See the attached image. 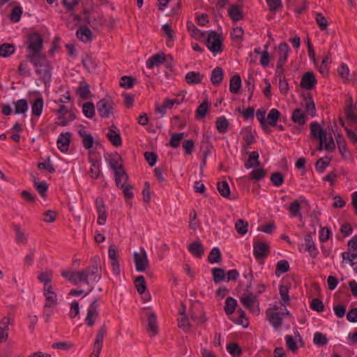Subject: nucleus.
Wrapping results in <instances>:
<instances>
[{"mask_svg":"<svg viewBox=\"0 0 357 357\" xmlns=\"http://www.w3.org/2000/svg\"><path fill=\"white\" fill-rule=\"evenodd\" d=\"M345 118L350 125H357V107L354 104L352 97H349L345 101L344 109Z\"/></svg>","mask_w":357,"mask_h":357,"instance_id":"39448f33","label":"nucleus"},{"mask_svg":"<svg viewBox=\"0 0 357 357\" xmlns=\"http://www.w3.org/2000/svg\"><path fill=\"white\" fill-rule=\"evenodd\" d=\"M26 58L35 68L42 67L43 65L50 64L45 55L42 54L41 53L26 55Z\"/></svg>","mask_w":357,"mask_h":357,"instance_id":"2eb2a0df","label":"nucleus"},{"mask_svg":"<svg viewBox=\"0 0 357 357\" xmlns=\"http://www.w3.org/2000/svg\"><path fill=\"white\" fill-rule=\"evenodd\" d=\"M208 49L214 54L222 52V40L220 36L215 31H211L208 33L206 41Z\"/></svg>","mask_w":357,"mask_h":357,"instance_id":"20e7f679","label":"nucleus"},{"mask_svg":"<svg viewBox=\"0 0 357 357\" xmlns=\"http://www.w3.org/2000/svg\"><path fill=\"white\" fill-rule=\"evenodd\" d=\"M237 306V301L234 298L229 296L226 298L224 310L227 315H230L235 311Z\"/></svg>","mask_w":357,"mask_h":357,"instance_id":"a18cd8bd","label":"nucleus"},{"mask_svg":"<svg viewBox=\"0 0 357 357\" xmlns=\"http://www.w3.org/2000/svg\"><path fill=\"white\" fill-rule=\"evenodd\" d=\"M114 173L115 182L117 187L121 186L122 184H126L128 182L129 176L123 168L121 170L116 171Z\"/></svg>","mask_w":357,"mask_h":357,"instance_id":"e433bc0d","label":"nucleus"},{"mask_svg":"<svg viewBox=\"0 0 357 357\" xmlns=\"http://www.w3.org/2000/svg\"><path fill=\"white\" fill-rule=\"evenodd\" d=\"M253 254L257 259L266 257L269 253V245L264 242L254 243Z\"/></svg>","mask_w":357,"mask_h":357,"instance_id":"f8f14e48","label":"nucleus"},{"mask_svg":"<svg viewBox=\"0 0 357 357\" xmlns=\"http://www.w3.org/2000/svg\"><path fill=\"white\" fill-rule=\"evenodd\" d=\"M51 67L50 64L43 65L42 67L36 68V73L44 82L50 81L51 79Z\"/></svg>","mask_w":357,"mask_h":357,"instance_id":"7c9ffc66","label":"nucleus"},{"mask_svg":"<svg viewBox=\"0 0 357 357\" xmlns=\"http://www.w3.org/2000/svg\"><path fill=\"white\" fill-rule=\"evenodd\" d=\"M291 51L289 45L285 43H281L278 46L279 57L276 67L277 73L279 70L283 71V66L286 63L287 58L289 56V52Z\"/></svg>","mask_w":357,"mask_h":357,"instance_id":"6e6552de","label":"nucleus"},{"mask_svg":"<svg viewBox=\"0 0 357 357\" xmlns=\"http://www.w3.org/2000/svg\"><path fill=\"white\" fill-rule=\"evenodd\" d=\"M27 43L28 53L26 55L41 53L43 45V38L40 33L33 32L29 34Z\"/></svg>","mask_w":357,"mask_h":357,"instance_id":"7ed1b4c3","label":"nucleus"},{"mask_svg":"<svg viewBox=\"0 0 357 357\" xmlns=\"http://www.w3.org/2000/svg\"><path fill=\"white\" fill-rule=\"evenodd\" d=\"M148 328L147 330L152 333V336H155L158 333L157 317L154 312H151L147 317Z\"/></svg>","mask_w":357,"mask_h":357,"instance_id":"72a5a7b5","label":"nucleus"},{"mask_svg":"<svg viewBox=\"0 0 357 357\" xmlns=\"http://www.w3.org/2000/svg\"><path fill=\"white\" fill-rule=\"evenodd\" d=\"M242 304L248 310L255 312V310L253 308L255 303L257 301V296H254L252 293L243 296L240 299Z\"/></svg>","mask_w":357,"mask_h":357,"instance_id":"473e14b6","label":"nucleus"},{"mask_svg":"<svg viewBox=\"0 0 357 357\" xmlns=\"http://www.w3.org/2000/svg\"><path fill=\"white\" fill-rule=\"evenodd\" d=\"M165 60V56L163 53H158L154 55H153L151 57H150L146 61V67L149 69H152L155 66H158L160 64H162L164 63Z\"/></svg>","mask_w":357,"mask_h":357,"instance_id":"b1692460","label":"nucleus"},{"mask_svg":"<svg viewBox=\"0 0 357 357\" xmlns=\"http://www.w3.org/2000/svg\"><path fill=\"white\" fill-rule=\"evenodd\" d=\"M280 112L277 109H271L268 114L266 122L271 127L277 126V122L280 118Z\"/></svg>","mask_w":357,"mask_h":357,"instance_id":"a19ab883","label":"nucleus"},{"mask_svg":"<svg viewBox=\"0 0 357 357\" xmlns=\"http://www.w3.org/2000/svg\"><path fill=\"white\" fill-rule=\"evenodd\" d=\"M116 130L117 128L115 126H110L106 136L114 146L119 147L122 144V139L120 133Z\"/></svg>","mask_w":357,"mask_h":357,"instance_id":"ddd939ff","label":"nucleus"},{"mask_svg":"<svg viewBox=\"0 0 357 357\" xmlns=\"http://www.w3.org/2000/svg\"><path fill=\"white\" fill-rule=\"evenodd\" d=\"M15 52V46L9 43H3L0 45V56L8 57Z\"/></svg>","mask_w":357,"mask_h":357,"instance_id":"de8ad7c7","label":"nucleus"},{"mask_svg":"<svg viewBox=\"0 0 357 357\" xmlns=\"http://www.w3.org/2000/svg\"><path fill=\"white\" fill-rule=\"evenodd\" d=\"M289 270V264L286 259L279 261L276 264L275 275L280 277L282 274L288 272Z\"/></svg>","mask_w":357,"mask_h":357,"instance_id":"c03bdc74","label":"nucleus"},{"mask_svg":"<svg viewBox=\"0 0 357 357\" xmlns=\"http://www.w3.org/2000/svg\"><path fill=\"white\" fill-rule=\"evenodd\" d=\"M308 118L304 112L301 108L295 109L291 115V120L295 123H298L300 126H303L306 123Z\"/></svg>","mask_w":357,"mask_h":357,"instance_id":"aec40b11","label":"nucleus"},{"mask_svg":"<svg viewBox=\"0 0 357 357\" xmlns=\"http://www.w3.org/2000/svg\"><path fill=\"white\" fill-rule=\"evenodd\" d=\"M96 206L98 212V220L97 222L100 225H103L105 224L107 220V211L106 207L104 204V201L102 198L98 197L96 199Z\"/></svg>","mask_w":357,"mask_h":357,"instance_id":"9b49d317","label":"nucleus"},{"mask_svg":"<svg viewBox=\"0 0 357 357\" xmlns=\"http://www.w3.org/2000/svg\"><path fill=\"white\" fill-rule=\"evenodd\" d=\"M317 82L314 73L306 72L302 76L300 86L303 89L312 90L315 87Z\"/></svg>","mask_w":357,"mask_h":357,"instance_id":"9d476101","label":"nucleus"},{"mask_svg":"<svg viewBox=\"0 0 357 357\" xmlns=\"http://www.w3.org/2000/svg\"><path fill=\"white\" fill-rule=\"evenodd\" d=\"M271 181L273 185L281 186L284 183V176L282 173L276 172L271 174Z\"/></svg>","mask_w":357,"mask_h":357,"instance_id":"774afa93","label":"nucleus"},{"mask_svg":"<svg viewBox=\"0 0 357 357\" xmlns=\"http://www.w3.org/2000/svg\"><path fill=\"white\" fill-rule=\"evenodd\" d=\"M44 106V100L42 97L37 98L31 104L32 114L40 116L43 112Z\"/></svg>","mask_w":357,"mask_h":357,"instance_id":"f704fd0d","label":"nucleus"},{"mask_svg":"<svg viewBox=\"0 0 357 357\" xmlns=\"http://www.w3.org/2000/svg\"><path fill=\"white\" fill-rule=\"evenodd\" d=\"M218 190L223 197L227 198L230 195V188L227 181H219L217 184Z\"/></svg>","mask_w":357,"mask_h":357,"instance_id":"8fccbe9b","label":"nucleus"},{"mask_svg":"<svg viewBox=\"0 0 357 357\" xmlns=\"http://www.w3.org/2000/svg\"><path fill=\"white\" fill-rule=\"evenodd\" d=\"M45 307H55L57 305V295L54 291L44 295Z\"/></svg>","mask_w":357,"mask_h":357,"instance_id":"bf43d9fd","label":"nucleus"},{"mask_svg":"<svg viewBox=\"0 0 357 357\" xmlns=\"http://www.w3.org/2000/svg\"><path fill=\"white\" fill-rule=\"evenodd\" d=\"M212 275L213 282L215 284H218L225 279V271L222 268H212Z\"/></svg>","mask_w":357,"mask_h":357,"instance_id":"603ef678","label":"nucleus"},{"mask_svg":"<svg viewBox=\"0 0 357 357\" xmlns=\"http://www.w3.org/2000/svg\"><path fill=\"white\" fill-rule=\"evenodd\" d=\"M106 160L107 161L110 169L114 172L123 168L122 158L118 153L111 155L110 158L106 159Z\"/></svg>","mask_w":357,"mask_h":357,"instance_id":"6ab92c4d","label":"nucleus"},{"mask_svg":"<svg viewBox=\"0 0 357 357\" xmlns=\"http://www.w3.org/2000/svg\"><path fill=\"white\" fill-rule=\"evenodd\" d=\"M82 112L84 116L89 119H91L95 115V107L93 102H86L82 106Z\"/></svg>","mask_w":357,"mask_h":357,"instance_id":"09e8293b","label":"nucleus"},{"mask_svg":"<svg viewBox=\"0 0 357 357\" xmlns=\"http://www.w3.org/2000/svg\"><path fill=\"white\" fill-rule=\"evenodd\" d=\"M266 170L263 167L254 169L249 174L248 177L250 180L259 181L262 180L266 176Z\"/></svg>","mask_w":357,"mask_h":357,"instance_id":"4c0bfd02","label":"nucleus"},{"mask_svg":"<svg viewBox=\"0 0 357 357\" xmlns=\"http://www.w3.org/2000/svg\"><path fill=\"white\" fill-rule=\"evenodd\" d=\"M223 69L221 67L215 68L211 73V82L215 86H219L223 79Z\"/></svg>","mask_w":357,"mask_h":357,"instance_id":"c85d7f7f","label":"nucleus"},{"mask_svg":"<svg viewBox=\"0 0 357 357\" xmlns=\"http://www.w3.org/2000/svg\"><path fill=\"white\" fill-rule=\"evenodd\" d=\"M241 86V78L238 75H234L230 79L229 91L232 93H237Z\"/></svg>","mask_w":357,"mask_h":357,"instance_id":"58836bf2","label":"nucleus"},{"mask_svg":"<svg viewBox=\"0 0 357 357\" xmlns=\"http://www.w3.org/2000/svg\"><path fill=\"white\" fill-rule=\"evenodd\" d=\"M56 114H57V119L59 121L57 124L59 126H66L76 119L74 109H68L63 104L59 105Z\"/></svg>","mask_w":357,"mask_h":357,"instance_id":"f03ea898","label":"nucleus"},{"mask_svg":"<svg viewBox=\"0 0 357 357\" xmlns=\"http://www.w3.org/2000/svg\"><path fill=\"white\" fill-rule=\"evenodd\" d=\"M275 75L279 78V90L281 93L283 95L287 94L289 87V83L287 80L286 79L285 77L283 75V71H281V70H279V72L277 73L275 70Z\"/></svg>","mask_w":357,"mask_h":357,"instance_id":"bb28decb","label":"nucleus"},{"mask_svg":"<svg viewBox=\"0 0 357 357\" xmlns=\"http://www.w3.org/2000/svg\"><path fill=\"white\" fill-rule=\"evenodd\" d=\"M221 260V252L220 251V249L218 248H213L208 256V261L211 264L214 263H218Z\"/></svg>","mask_w":357,"mask_h":357,"instance_id":"3c124183","label":"nucleus"},{"mask_svg":"<svg viewBox=\"0 0 357 357\" xmlns=\"http://www.w3.org/2000/svg\"><path fill=\"white\" fill-rule=\"evenodd\" d=\"M342 259L344 261L347 260L349 264L352 266L357 264V252H343L342 253Z\"/></svg>","mask_w":357,"mask_h":357,"instance_id":"6e6d98bb","label":"nucleus"},{"mask_svg":"<svg viewBox=\"0 0 357 357\" xmlns=\"http://www.w3.org/2000/svg\"><path fill=\"white\" fill-rule=\"evenodd\" d=\"M135 285L139 294H144L146 289L144 277L143 275L137 277L135 280Z\"/></svg>","mask_w":357,"mask_h":357,"instance_id":"4d7b16f0","label":"nucleus"},{"mask_svg":"<svg viewBox=\"0 0 357 357\" xmlns=\"http://www.w3.org/2000/svg\"><path fill=\"white\" fill-rule=\"evenodd\" d=\"M336 142L341 155L343 158H347V148L345 139L341 135H338V137H336Z\"/></svg>","mask_w":357,"mask_h":357,"instance_id":"5fc2aeb1","label":"nucleus"},{"mask_svg":"<svg viewBox=\"0 0 357 357\" xmlns=\"http://www.w3.org/2000/svg\"><path fill=\"white\" fill-rule=\"evenodd\" d=\"M70 140L71 134L70 132L61 133L56 142L59 150L62 153H66L69 149Z\"/></svg>","mask_w":357,"mask_h":357,"instance_id":"4468645a","label":"nucleus"},{"mask_svg":"<svg viewBox=\"0 0 357 357\" xmlns=\"http://www.w3.org/2000/svg\"><path fill=\"white\" fill-rule=\"evenodd\" d=\"M229 125L228 120L224 116L218 117L215 121L216 128L220 133L224 134L227 132Z\"/></svg>","mask_w":357,"mask_h":357,"instance_id":"79ce46f5","label":"nucleus"},{"mask_svg":"<svg viewBox=\"0 0 357 357\" xmlns=\"http://www.w3.org/2000/svg\"><path fill=\"white\" fill-rule=\"evenodd\" d=\"M268 320L271 325L275 329L279 328L282 324V317L279 312H267Z\"/></svg>","mask_w":357,"mask_h":357,"instance_id":"2f4dec72","label":"nucleus"},{"mask_svg":"<svg viewBox=\"0 0 357 357\" xmlns=\"http://www.w3.org/2000/svg\"><path fill=\"white\" fill-rule=\"evenodd\" d=\"M331 159L328 157L320 158L315 163V169L319 173H323L329 165Z\"/></svg>","mask_w":357,"mask_h":357,"instance_id":"49530a36","label":"nucleus"},{"mask_svg":"<svg viewBox=\"0 0 357 357\" xmlns=\"http://www.w3.org/2000/svg\"><path fill=\"white\" fill-rule=\"evenodd\" d=\"M134 262L137 272H143L149 265L147 255L144 249L142 248L141 252L134 253Z\"/></svg>","mask_w":357,"mask_h":357,"instance_id":"1a4fd4ad","label":"nucleus"},{"mask_svg":"<svg viewBox=\"0 0 357 357\" xmlns=\"http://www.w3.org/2000/svg\"><path fill=\"white\" fill-rule=\"evenodd\" d=\"M189 252L195 257L201 258L204 252L202 244L199 241H194L188 246Z\"/></svg>","mask_w":357,"mask_h":357,"instance_id":"cd10ccee","label":"nucleus"},{"mask_svg":"<svg viewBox=\"0 0 357 357\" xmlns=\"http://www.w3.org/2000/svg\"><path fill=\"white\" fill-rule=\"evenodd\" d=\"M135 79L131 76H123L121 79L120 86L125 89H131L133 87Z\"/></svg>","mask_w":357,"mask_h":357,"instance_id":"338daca9","label":"nucleus"},{"mask_svg":"<svg viewBox=\"0 0 357 357\" xmlns=\"http://www.w3.org/2000/svg\"><path fill=\"white\" fill-rule=\"evenodd\" d=\"M204 75L199 72H188L185 77V81L190 85H195L202 82Z\"/></svg>","mask_w":357,"mask_h":357,"instance_id":"a878e982","label":"nucleus"},{"mask_svg":"<svg viewBox=\"0 0 357 357\" xmlns=\"http://www.w3.org/2000/svg\"><path fill=\"white\" fill-rule=\"evenodd\" d=\"M228 15L234 22H238L243 19L241 6L237 4L231 5L228 8Z\"/></svg>","mask_w":357,"mask_h":357,"instance_id":"412c9836","label":"nucleus"},{"mask_svg":"<svg viewBox=\"0 0 357 357\" xmlns=\"http://www.w3.org/2000/svg\"><path fill=\"white\" fill-rule=\"evenodd\" d=\"M77 93L79 97L84 100L88 99L90 94L89 85L86 83L82 84L77 88Z\"/></svg>","mask_w":357,"mask_h":357,"instance_id":"0e129e2a","label":"nucleus"},{"mask_svg":"<svg viewBox=\"0 0 357 357\" xmlns=\"http://www.w3.org/2000/svg\"><path fill=\"white\" fill-rule=\"evenodd\" d=\"M319 144L317 148V149L319 151H321L323 149L324 145V149L328 152L331 153L334 150L335 146L333 139L331 136L329 137V139H328L327 137H326L325 138L322 137V138H319Z\"/></svg>","mask_w":357,"mask_h":357,"instance_id":"c756f323","label":"nucleus"},{"mask_svg":"<svg viewBox=\"0 0 357 357\" xmlns=\"http://www.w3.org/2000/svg\"><path fill=\"white\" fill-rule=\"evenodd\" d=\"M15 114H24L28 110V103L25 99H20L13 102Z\"/></svg>","mask_w":357,"mask_h":357,"instance_id":"37998d69","label":"nucleus"},{"mask_svg":"<svg viewBox=\"0 0 357 357\" xmlns=\"http://www.w3.org/2000/svg\"><path fill=\"white\" fill-rule=\"evenodd\" d=\"M112 101L103 98L96 104L97 111L101 118H109L114 112Z\"/></svg>","mask_w":357,"mask_h":357,"instance_id":"0eeeda50","label":"nucleus"},{"mask_svg":"<svg viewBox=\"0 0 357 357\" xmlns=\"http://www.w3.org/2000/svg\"><path fill=\"white\" fill-rule=\"evenodd\" d=\"M310 135L314 139L325 138L327 137L326 132H324L319 123L315 121L310 124Z\"/></svg>","mask_w":357,"mask_h":357,"instance_id":"393cba45","label":"nucleus"},{"mask_svg":"<svg viewBox=\"0 0 357 357\" xmlns=\"http://www.w3.org/2000/svg\"><path fill=\"white\" fill-rule=\"evenodd\" d=\"M241 133L243 135V142L253 144L256 142L255 137L251 132L250 128H246Z\"/></svg>","mask_w":357,"mask_h":357,"instance_id":"680f3d73","label":"nucleus"},{"mask_svg":"<svg viewBox=\"0 0 357 357\" xmlns=\"http://www.w3.org/2000/svg\"><path fill=\"white\" fill-rule=\"evenodd\" d=\"M313 342L317 346H324L328 344V340L325 335L317 332L314 335Z\"/></svg>","mask_w":357,"mask_h":357,"instance_id":"69168bd1","label":"nucleus"},{"mask_svg":"<svg viewBox=\"0 0 357 357\" xmlns=\"http://www.w3.org/2000/svg\"><path fill=\"white\" fill-rule=\"evenodd\" d=\"M101 260L98 256H94L91 259L90 264L86 268L80 271L71 273L69 281L73 284L84 282L91 285L90 289L86 295H88L93 289V284L97 283L101 279Z\"/></svg>","mask_w":357,"mask_h":357,"instance_id":"f257e3e1","label":"nucleus"},{"mask_svg":"<svg viewBox=\"0 0 357 357\" xmlns=\"http://www.w3.org/2000/svg\"><path fill=\"white\" fill-rule=\"evenodd\" d=\"M184 133L183 132H175L173 133L171 136L169 145L172 148H177L180 145V141L183 138Z\"/></svg>","mask_w":357,"mask_h":357,"instance_id":"e2e57ef3","label":"nucleus"},{"mask_svg":"<svg viewBox=\"0 0 357 357\" xmlns=\"http://www.w3.org/2000/svg\"><path fill=\"white\" fill-rule=\"evenodd\" d=\"M78 134L82 138V144L86 149H90L94 143L93 136L84 129H80Z\"/></svg>","mask_w":357,"mask_h":357,"instance_id":"4be33fe9","label":"nucleus"},{"mask_svg":"<svg viewBox=\"0 0 357 357\" xmlns=\"http://www.w3.org/2000/svg\"><path fill=\"white\" fill-rule=\"evenodd\" d=\"M248 222L243 219L238 220L235 223V229L240 235H245L248 232Z\"/></svg>","mask_w":357,"mask_h":357,"instance_id":"864d4df0","label":"nucleus"},{"mask_svg":"<svg viewBox=\"0 0 357 357\" xmlns=\"http://www.w3.org/2000/svg\"><path fill=\"white\" fill-rule=\"evenodd\" d=\"M14 317L13 316L3 317L0 321V331H8L10 325H13Z\"/></svg>","mask_w":357,"mask_h":357,"instance_id":"052dcab7","label":"nucleus"},{"mask_svg":"<svg viewBox=\"0 0 357 357\" xmlns=\"http://www.w3.org/2000/svg\"><path fill=\"white\" fill-rule=\"evenodd\" d=\"M248 159L245 161L244 167L247 169L255 168L259 166V155L257 151H253L248 153Z\"/></svg>","mask_w":357,"mask_h":357,"instance_id":"a211bd4d","label":"nucleus"},{"mask_svg":"<svg viewBox=\"0 0 357 357\" xmlns=\"http://www.w3.org/2000/svg\"><path fill=\"white\" fill-rule=\"evenodd\" d=\"M303 97L305 100V103L303 105L305 107V112L311 116H315L316 108L312 94L307 93V94H303Z\"/></svg>","mask_w":357,"mask_h":357,"instance_id":"dca6fc26","label":"nucleus"},{"mask_svg":"<svg viewBox=\"0 0 357 357\" xmlns=\"http://www.w3.org/2000/svg\"><path fill=\"white\" fill-rule=\"evenodd\" d=\"M188 30L190 35L196 39L203 40L205 38V33L202 32L192 22H187Z\"/></svg>","mask_w":357,"mask_h":357,"instance_id":"c9c22d12","label":"nucleus"},{"mask_svg":"<svg viewBox=\"0 0 357 357\" xmlns=\"http://www.w3.org/2000/svg\"><path fill=\"white\" fill-rule=\"evenodd\" d=\"M76 35L77 38L84 43H87L92 40V31L86 26H82L77 29Z\"/></svg>","mask_w":357,"mask_h":357,"instance_id":"5701e85b","label":"nucleus"},{"mask_svg":"<svg viewBox=\"0 0 357 357\" xmlns=\"http://www.w3.org/2000/svg\"><path fill=\"white\" fill-rule=\"evenodd\" d=\"M305 250L308 252L312 258L317 257L319 251L316 247L314 242L312 240V237L310 234H307L305 236Z\"/></svg>","mask_w":357,"mask_h":357,"instance_id":"f3484780","label":"nucleus"},{"mask_svg":"<svg viewBox=\"0 0 357 357\" xmlns=\"http://www.w3.org/2000/svg\"><path fill=\"white\" fill-rule=\"evenodd\" d=\"M289 288L287 285H280L279 287V292L281 296V305L286 306L290 303V298L289 296Z\"/></svg>","mask_w":357,"mask_h":357,"instance_id":"ea45409f","label":"nucleus"},{"mask_svg":"<svg viewBox=\"0 0 357 357\" xmlns=\"http://www.w3.org/2000/svg\"><path fill=\"white\" fill-rule=\"evenodd\" d=\"M208 109V102L207 100H204L202 103H201L197 110H196V118L197 119H202L204 118Z\"/></svg>","mask_w":357,"mask_h":357,"instance_id":"13d9d810","label":"nucleus"},{"mask_svg":"<svg viewBox=\"0 0 357 357\" xmlns=\"http://www.w3.org/2000/svg\"><path fill=\"white\" fill-rule=\"evenodd\" d=\"M99 306L100 298L97 297L90 303L88 308L87 314L85 318V323L88 326L92 327L94 325V323L99 315L98 310Z\"/></svg>","mask_w":357,"mask_h":357,"instance_id":"423d86ee","label":"nucleus"}]
</instances>
